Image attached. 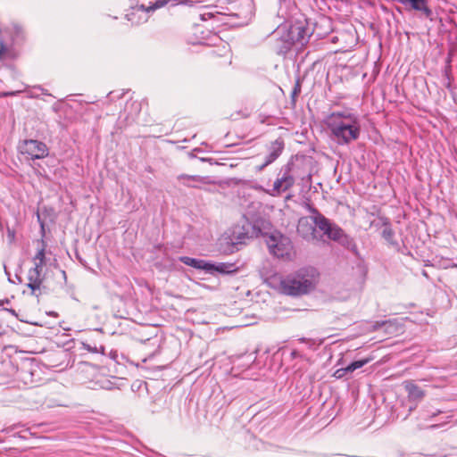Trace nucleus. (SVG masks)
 I'll return each mask as SVG.
<instances>
[{
	"instance_id": "nucleus-23",
	"label": "nucleus",
	"mask_w": 457,
	"mask_h": 457,
	"mask_svg": "<svg viewBox=\"0 0 457 457\" xmlns=\"http://www.w3.org/2000/svg\"><path fill=\"white\" fill-rule=\"evenodd\" d=\"M301 92V85L300 82L297 80L293 90H292V98L295 99V96H297Z\"/></svg>"
},
{
	"instance_id": "nucleus-24",
	"label": "nucleus",
	"mask_w": 457,
	"mask_h": 457,
	"mask_svg": "<svg viewBox=\"0 0 457 457\" xmlns=\"http://www.w3.org/2000/svg\"><path fill=\"white\" fill-rule=\"evenodd\" d=\"M183 185L189 187L200 188V186L198 184H195V182H193L191 180H183Z\"/></svg>"
},
{
	"instance_id": "nucleus-10",
	"label": "nucleus",
	"mask_w": 457,
	"mask_h": 457,
	"mask_svg": "<svg viewBox=\"0 0 457 457\" xmlns=\"http://www.w3.org/2000/svg\"><path fill=\"white\" fill-rule=\"evenodd\" d=\"M294 184V177L288 171H286L274 181L272 188L267 190L266 193L271 196H278L292 187Z\"/></svg>"
},
{
	"instance_id": "nucleus-33",
	"label": "nucleus",
	"mask_w": 457,
	"mask_h": 457,
	"mask_svg": "<svg viewBox=\"0 0 457 457\" xmlns=\"http://www.w3.org/2000/svg\"><path fill=\"white\" fill-rule=\"evenodd\" d=\"M112 94H113L112 92H110V96H111V98H113V97H114V96H112Z\"/></svg>"
},
{
	"instance_id": "nucleus-28",
	"label": "nucleus",
	"mask_w": 457,
	"mask_h": 457,
	"mask_svg": "<svg viewBox=\"0 0 457 457\" xmlns=\"http://www.w3.org/2000/svg\"><path fill=\"white\" fill-rule=\"evenodd\" d=\"M440 412H441L440 411H433L431 413H428V415H430L431 417H434V416L437 415Z\"/></svg>"
},
{
	"instance_id": "nucleus-25",
	"label": "nucleus",
	"mask_w": 457,
	"mask_h": 457,
	"mask_svg": "<svg viewBox=\"0 0 457 457\" xmlns=\"http://www.w3.org/2000/svg\"><path fill=\"white\" fill-rule=\"evenodd\" d=\"M334 377L337 378H343V369H337L335 372H334Z\"/></svg>"
},
{
	"instance_id": "nucleus-19",
	"label": "nucleus",
	"mask_w": 457,
	"mask_h": 457,
	"mask_svg": "<svg viewBox=\"0 0 457 457\" xmlns=\"http://www.w3.org/2000/svg\"><path fill=\"white\" fill-rule=\"evenodd\" d=\"M359 129L352 126L345 124V142L348 139L353 140L358 137Z\"/></svg>"
},
{
	"instance_id": "nucleus-5",
	"label": "nucleus",
	"mask_w": 457,
	"mask_h": 457,
	"mask_svg": "<svg viewBox=\"0 0 457 457\" xmlns=\"http://www.w3.org/2000/svg\"><path fill=\"white\" fill-rule=\"evenodd\" d=\"M45 247L42 245L33 257L34 267L28 271L27 278L29 282L27 287L31 289L32 295H36V291L40 289L43 283L42 269L45 265Z\"/></svg>"
},
{
	"instance_id": "nucleus-20",
	"label": "nucleus",
	"mask_w": 457,
	"mask_h": 457,
	"mask_svg": "<svg viewBox=\"0 0 457 457\" xmlns=\"http://www.w3.org/2000/svg\"><path fill=\"white\" fill-rule=\"evenodd\" d=\"M328 123L332 134L337 137L338 142H341L343 139V121H340L336 125H332L329 121H328Z\"/></svg>"
},
{
	"instance_id": "nucleus-18",
	"label": "nucleus",
	"mask_w": 457,
	"mask_h": 457,
	"mask_svg": "<svg viewBox=\"0 0 457 457\" xmlns=\"http://www.w3.org/2000/svg\"><path fill=\"white\" fill-rule=\"evenodd\" d=\"M211 265L212 267H211L210 270H206V272L210 273V274H214V272L228 273V272H229V269L232 266L231 264H227V263H224V262H220V263H218V264L211 262Z\"/></svg>"
},
{
	"instance_id": "nucleus-30",
	"label": "nucleus",
	"mask_w": 457,
	"mask_h": 457,
	"mask_svg": "<svg viewBox=\"0 0 457 457\" xmlns=\"http://www.w3.org/2000/svg\"><path fill=\"white\" fill-rule=\"evenodd\" d=\"M280 2H284V3H287V2H290L291 0H279Z\"/></svg>"
},
{
	"instance_id": "nucleus-34",
	"label": "nucleus",
	"mask_w": 457,
	"mask_h": 457,
	"mask_svg": "<svg viewBox=\"0 0 457 457\" xmlns=\"http://www.w3.org/2000/svg\"><path fill=\"white\" fill-rule=\"evenodd\" d=\"M437 425H432L431 428H437Z\"/></svg>"
},
{
	"instance_id": "nucleus-11",
	"label": "nucleus",
	"mask_w": 457,
	"mask_h": 457,
	"mask_svg": "<svg viewBox=\"0 0 457 457\" xmlns=\"http://www.w3.org/2000/svg\"><path fill=\"white\" fill-rule=\"evenodd\" d=\"M369 329L370 331L383 329L386 335H396L402 331L403 328L396 320H388L375 321L370 325Z\"/></svg>"
},
{
	"instance_id": "nucleus-14",
	"label": "nucleus",
	"mask_w": 457,
	"mask_h": 457,
	"mask_svg": "<svg viewBox=\"0 0 457 457\" xmlns=\"http://www.w3.org/2000/svg\"><path fill=\"white\" fill-rule=\"evenodd\" d=\"M381 222H382V230H381L382 237L389 245H396L397 242L395 240V231L392 228V226H391L389 220L386 218H382Z\"/></svg>"
},
{
	"instance_id": "nucleus-4",
	"label": "nucleus",
	"mask_w": 457,
	"mask_h": 457,
	"mask_svg": "<svg viewBox=\"0 0 457 457\" xmlns=\"http://www.w3.org/2000/svg\"><path fill=\"white\" fill-rule=\"evenodd\" d=\"M266 243L272 255L283 260L292 259L293 245L288 237L274 232L267 237Z\"/></svg>"
},
{
	"instance_id": "nucleus-29",
	"label": "nucleus",
	"mask_w": 457,
	"mask_h": 457,
	"mask_svg": "<svg viewBox=\"0 0 457 457\" xmlns=\"http://www.w3.org/2000/svg\"><path fill=\"white\" fill-rule=\"evenodd\" d=\"M9 237H12V238L14 237V234L13 233H11V231L9 230Z\"/></svg>"
},
{
	"instance_id": "nucleus-2",
	"label": "nucleus",
	"mask_w": 457,
	"mask_h": 457,
	"mask_svg": "<svg viewBox=\"0 0 457 457\" xmlns=\"http://www.w3.org/2000/svg\"><path fill=\"white\" fill-rule=\"evenodd\" d=\"M313 31L309 27L307 20H296L286 33L277 40L276 50L278 54H286L294 45L304 46Z\"/></svg>"
},
{
	"instance_id": "nucleus-6",
	"label": "nucleus",
	"mask_w": 457,
	"mask_h": 457,
	"mask_svg": "<svg viewBox=\"0 0 457 457\" xmlns=\"http://www.w3.org/2000/svg\"><path fill=\"white\" fill-rule=\"evenodd\" d=\"M18 151L21 154L26 155L28 159H44L49 154L46 145L36 139H25L18 145Z\"/></svg>"
},
{
	"instance_id": "nucleus-27",
	"label": "nucleus",
	"mask_w": 457,
	"mask_h": 457,
	"mask_svg": "<svg viewBox=\"0 0 457 457\" xmlns=\"http://www.w3.org/2000/svg\"><path fill=\"white\" fill-rule=\"evenodd\" d=\"M444 85H445L447 87H450V78H449L447 72H445V78L444 79Z\"/></svg>"
},
{
	"instance_id": "nucleus-26",
	"label": "nucleus",
	"mask_w": 457,
	"mask_h": 457,
	"mask_svg": "<svg viewBox=\"0 0 457 457\" xmlns=\"http://www.w3.org/2000/svg\"><path fill=\"white\" fill-rule=\"evenodd\" d=\"M6 47L2 39H0V56L5 52Z\"/></svg>"
},
{
	"instance_id": "nucleus-16",
	"label": "nucleus",
	"mask_w": 457,
	"mask_h": 457,
	"mask_svg": "<svg viewBox=\"0 0 457 457\" xmlns=\"http://www.w3.org/2000/svg\"><path fill=\"white\" fill-rule=\"evenodd\" d=\"M404 388L408 393L411 400H420L424 396V391L412 382H405Z\"/></svg>"
},
{
	"instance_id": "nucleus-9",
	"label": "nucleus",
	"mask_w": 457,
	"mask_h": 457,
	"mask_svg": "<svg viewBox=\"0 0 457 457\" xmlns=\"http://www.w3.org/2000/svg\"><path fill=\"white\" fill-rule=\"evenodd\" d=\"M367 276V267L362 260H358L353 271L348 275L347 283L354 289H361Z\"/></svg>"
},
{
	"instance_id": "nucleus-17",
	"label": "nucleus",
	"mask_w": 457,
	"mask_h": 457,
	"mask_svg": "<svg viewBox=\"0 0 457 457\" xmlns=\"http://www.w3.org/2000/svg\"><path fill=\"white\" fill-rule=\"evenodd\" d=\"M179 180H191L195 182V184H198L200 187L201 185L210 184L211 179L209 177H203L199 175H186L181 174L178 177Z\"/></svg>"
},
{
	"instance_id": "nucleus-13",
	"label": "nucleus",
	"mask_w": 457,
	"mask_h": 457,
	"mask_svg": "<svg viewBox=\"0 0 457 457\" xmlns=\"http://www.w3.org/2000/svg\"><path fill=\"white\" fill-rule=\"evenodd\" d=\"M179 261L187 266L198 270H203L204 271H206V270H210L211 267H212L210 262L202 259L191 258L188 256H181L179 257Z\"/></svg>"
},
{
	"instance_id": "nucleus-22",
	"label": "nucleus",
	"mask_w": 457,
	"mask_h": 457,
	"mask_svg": "<svg viewBox=\"0 0 457 457\" xmlns=\"http://www.w3.org/2000/svg\"><path fill=\"white\" fill-rule=\"evenodd\" d=\"M101 386L104 388V389H106V390H111L114 387V384L107 379V378H104L103 381H102V384H101Z\"/></svg>"
},
{
	"instance_id": "nucleus-32",
	"label": "nucleus",
	"mask_w": 457,
	"mask_h": 457,
	"mask_svg": "<svg viewBox=\"0 0 457 457\" xmlns=\"http://www.w3.org/2000/svg\"><path fill=\"white\" fill-rule=\"evenodd\" d=\"M428 415L426 413L422 414V418L425 420Z\"/></svg>"
},
{
	"instance_id": "nucleus-7",
	"label": "nucleus",
	"mask_w": 457,
	"mask_h": 457,
	"mask_svg": "<svg viewBox=\"0 0 457 457\" xmlns=\"http://www.w3.org/2000/svg\"><path fill=\"white\" fill-rule=\"evenodd\" d=\"M313 220V212H310V215L300 218L297 225V233L300 237L309 242H319L320 235L316 231Z\"/></svg>"
},
{
	"instance_id": "nucleus-15",
	"label": "nucleus",
	"mask_w": 457,
	"mask_h": 457,
	"mask_svg": "<svg viewBox=\"0 0 457 457\" xmlns=\"http://www.w3.org/2000/svg\"><path fill=\"white\" fill-rule=\"evenodd\" d=\"M147 104L137 101V100H129L126 102L124 107V112L126 114H138L141 112H146Z\"/></svg>"
},
{
	"instance_id": "nucleus-31",
	"label": "nucleus",
	"mask_w": 457,
	"mask_h": 457,
	"mask_svg": "<svg viewBox=\"0 0 457 457\" xmlns=\"http://www.w3.org/2000/svg\"><path fill=\"white\" fill-rule=\"evenodd\" d=\"M330 114L335 115V114H342V113L341 112H331Z\"/></svg>"
},
{
	"instance_id": "nucleus-21",
	"label": "nucleus",
	"mask_w": 457,
	"mask_h": 457,
	"mask_svg": "<svg viewBox=\"0 0 457 457\" xmlns=\"http://www.w3.org/2000/svg\"><path fill=\"white\" fill-rule=\"evenodd\" d=\"M368 362H369L368 359L355 361L350 363L349 365H347L346 367H345V374L347 372H352L357 369H360V368L363 367L365 364H367Z\"/></svg>"
},
{
	"instance_id": "nucleus-1",
	"label": "nucleus",
	"mask_w": 457,
	"mask_h": 457,
	"mask_svg": "<svg viewBox=\"0 0 457 457\" xmlns=\"http://www.w3.org/2000/svg\"><path fill=\"white\" fill-rule=\"evenodd\" d=\"M318 276L319 273L315 268L301 269L295 273L280 278L279 290L281 293L292 296L307 294L316 286Z\"/></svg>"
},
{
	"instance_id": "nucleus-3",
	"label": "nucleus",
	"mask_w": 457,
	"mask_h": 457,
	"mask_svg": "<svg viewBox=\"0 0 457 457\" xmlns=\"http://www.w3.org/2000/svg\"><path fill=\"white\" fill-rule=\"evenodd\" d=\"M310 212L314 213V227L319 235H320V241H326L327 239L337 241L342 237V230L339 227L332 223L317 209L309 207Z\"/></svg>"
},
{
	"instance_id": "nucleus-12",
	"label": "nucleus",
	"mask_w": 457,
	"mask_h": 457,
	"mask_svg": "<svg viewBox=\"0 0 457 457\" xmlns=\"http://www.w3.org/2000/svg\"><path fill=\"white\" fill-rule=\"evenodd\" d=\"M284 144L280 140H275L269 147V154L265 157L264 162L258 167L259 170H262L266 166L272 163L282 153Z\"/></svg>"
},
{
	"instance_id": "nucleus-8",
	"label": "nucleus",
	"mask_w": 457,
	"mask_h": 457,
	"mask_svg": "<svg viewBox=\"0 0 457 457\" xmlns=\"http://www.w3.org/2000/svg\"><path fill=\"white\" fill-rule=\"evenodd\" d=\"M343 81V65L335 63L329 65L327 72V82L331 94H340L341 83Z\"/></svg>"
}]
</instances>
